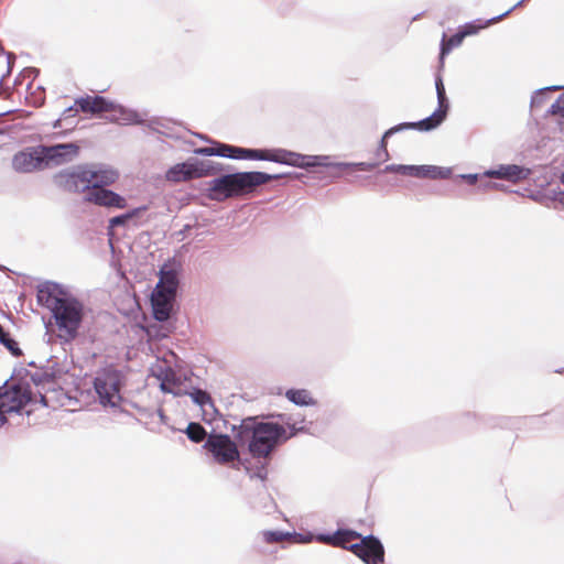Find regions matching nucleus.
Segmentation results:
<instances>
[{
    "instance_id": "obj_1",
    "label": "nucleus",
    "mask_w": 564,
    "mask_h": 564,
    "mask_svg": "<svg viewBox=\"0 0 564 564\" xmlns=\"http://www.w3.org/2000/svg\"><path fill=\"white\" fill-rule=\"evenodd\" d=\"M297 431L294 425L286 429L273 422H245L238 437L241 442H248L253 458H268L278 445L296 435Z\"/></svg>"
},
{
    "instance_id": "obj_2",
    "label": "nucleus",
    "mask_w": 564,
    "mask_h": 564,
    "mask_svg": "<svg viewBox=\"0 0 564 564\" xmlns=\"http://www.w3.org/2000/svg\"><path fill=\"white\" fill-rule=\"evenodd\" d=\"M37 301L51 310L58 337L65 341L74 340L84 318V306L74 299H62L53 294L50 288H40Z\"/></svg>"
},
{
    "instance_id": "obj_3",
    "label": "nucleus",
    "mask_w": 564,
    "mask_h": 564,
    "mask_svg": "<svg viewBox=\"0 0 564 564\" xmlns=\"http://www.w3.org/2000/svg\"><path fill=\"white\" fill-rule=\"evenodd\" d=\"M194 153L207 156L218 155L237 160L271 161L292 166L311 165V163L306 161V156L284 149L258 150L217 143L215 147L197 148L194 150Z\"/></svg>"
},
{
    "instance_id": "obj_4",
    "label": "nucleus",
    "mask_w": 564,
    "mask_h": 564,
    "mask_svg": "<svg viewBox=\"0 0 564 564\" xmlns=\"http://www.w3.org/2000/svg\"><path fill=\"white\" fill-rule=\"evenodd\" d=\"M280 175L264 172H237L217 177L210 182L209 196L216 200L240 197L252 193L258 186L279 178Z\"/></svg>"
},
{
    "instance_id": "obj_5",
    "label": "nucleus",
    "mask_w": 564,
    "mask_h": 564,
    "mask_svg": "<svg viewBox=\"0 0 564 564\" xmlns=\"http://www.w3.org/2000/svg\"><path fill=\"white\" fill-rule=\"evenodd\" d=\"M322 541L351 551L367 564H380L384 560V549L373 535L362 538L351 530H338L333 535L322 536Z\"/></svg>"
},
{
    "instance_id": "obj_6",
    "label": "nucleus",
    "mask_w": 564,
    "mask_h": 564,
    "mask_svg": "<svg viewBox=\"0 0 564 564\" xmlns=\"http://www.w3.org/2000/svg\"><path fill=\"white\" fill-rule=\"evenodd\" d=\"M122 384L123 376L115 366H107L98 371L94 379V389L99 403L105 408H119L122 402Z\"/></svg>"
},
{
    "instance_id": "obj_7",
    "label": "nucleus",
    "mask_w": 564,
    "mask_h": 564,
    "mask_svg": "<svg viewBox=\"0 0 564 564\" xmlns=\"http://www.w3.org/2000/svg\"><path fill=\"white\" fill-rule=\"evenodd\" d=\"M78 111L90 115L109 113L108 118L116 122L131 120V115L123 107L101 96L86 95L75 99L74 106L66 109L64 116H70Z\"/></svg>"
},
{
    "instance_id": "obj_8",
    "label": "nucleus",
    "mask_w": 564,
    "mask_h": 564,
    "mask_svg": "<svg viewBox=\"0 0 564 564\" xmlns=\"http://www.w3.org/2000/svg\"><path fill=\"white\" fill-rule=\"evenodd\" d=\"M176 288V274L172 271L162 272L160 281L151 296V304L155 319L164 322L170 318Z\"/></svg>"
},
{
    "instance_id": "obj_9",
    "label": "nucleus",
    "mask_w": 564,
    "mask_h": 564,
    "mask_svg": "<svg viewBox=\"0 0 564 564\" xmlns=\"http://www.w3.org/2000/svg\"><path fill=\"white\" fill-rule=\"evenodd\" d=\"M446 112L447 111L438 108L430 117H427L419 122L404 123L398 128H392V129L388 130L383 134L381 142H380V147L377 150V161L371 162V163H366V162L359 163V164H357L358 169L361 171H371V170L376 169L380 163L389 160L390 155H389V152L387 149V138L390 134H392L394 131H397L399 129H403V128H412V129H419V130H423V131L432 130V129L436 128L445 119Z\"/></svg>"
},
{
    "instance_id": "obj_10",
    "label": "nucleus",
    "mask_w": 564,
    "mask_h": 564,
    "mask_svg": "<svg viewBox=\"0 0 564 564\" xmlns=\"http://www.w3.org/2000/svg\"><path fill=\"white\" fill-rule=\"evenodd\" d=\"M220 465H227L239 459L237 444L226 434H212L204 446Z\"/></svg>"
},
{
    "instance_id": "obj_11",
    "label": "nucleus",
    "mask_w": 564,
    "mask_h": 564,
    "mask_svg": "<svg viewBox=\"0 0 564 564\" xmlns=\"http://www.w3.org/2000/svg\"><path fill=\"white\" fill-rule=\"evenodd\" d=\"M212 170V166L205 162H183L170 167L165 173V178L172 183L188 182L210 175Z\"/></svg>"
},
{
    "instance_id": "obj_12",
    "label": "nucleus",
    "mask_w": 564,
    "mask_h": 564,
    "mask_svg": "<svg viewBox=\"0 0 564 564\" xmlns=\"http://www.w3.org/2000/svg\"><path fill=\"white\" fill-rule=\"evenodd\" d=\"M31 401L30 391L21 386H12L0 393V426L7 421L6 414L20 411Z\"/></svg>"
},
{
    "instance_id": "obj_13",
    "label": "nucleus",
    "mask_w": 564,
    "mask_h": 564,
    "mask_svg": "<svg viewBox=\"0 0 564 564\" xmlns=\"http://www.w3.org/2000/svg\"><path fill=\"white\" fill-rule=\"evenodd\" d=\"M44 165H59L75 159L79 147L75 143H61L51 147H40Z\"/></svg>"
},
{
    "instance_id": "obj_14",
    "label": "nucleus",
    "mask_w": 564,
    "mask_h": 564,
    "mask_svg": "<svg viewBox=\"0 0 564 564\" xmlns=\"http://www.w3.org/2000/svg\"><path fill=\"white\" fill-rule=\"evenodd\" d=\"M402 170V175L417 178L445 180L452 175L451 169L435 165H404Z\"/></svg>"
},
{
    "instance_id": "obj_15",
    "label": "nucleus",
    "mask_w": 564,
    "mask_h": 564,
    "mask_svg": "<svg viewBox=\"0 0 564 564\" xmlns=\"http://www.w3.org/2000/svg\"><path fill=\"white\" fill-rule=\"evenodd\" d=\"M101 187L88 188L86 200L100 206L124 208L126 199L120 195Z\"/></svg>"
},
{
    "instance_id": "obj_16",
    "label": "nucleus",
    "mask_w": 564,
    "mask_h": 564,
    "mask_svg": "<svg viewBox=\"0 0 564 564\" xmlns=\"http://www.w3.org/2000/svg\"><path fill=\"white\" fill-rule=\"evenodd\" d=\"M12 166L17 172L28 173L35 170H41L43 164V158L41 149L39 148L33 153L19 152L12 159Z\"/></svg>"
},
{
    "instance_id": "obj_17",
    "label": "nucleus",
    "mask_w": 564,
    "mask_h": 564,
    "mask_svg": "<svg viewBox=\"0 0 564 564\" xmlns=\"http://www.w3.org/2000/svg\"><path fill=\"white\" fill-rule=\"evenodd\" d=\"M118 174L111 170H85L79 174L82 182L86 183L87 188L101 187L112 184Z\"/></svg>"
},
{
    "instance_id": "obj_18",
    "label": "nucleus",
    "mask_w": 564,
    "mask_h": 564,
    "mask_svg": "<svg viewBox=\"0 0 564 564\" xmlns=\"http://www.w3.org/2000/svg\"><path fill=\"white\" fill-rule=\"evenodd\" d=\"M479 29H481V26L467 24L462 31L457 32L456 34L452 35L448 39L444 34L441 43V64L443 65L445 56L449 54L453 48L458 47L466 36L476 34Z\"/></svg>"
},
{
    "instance_id": "obj_19",
    "label": "nucleus",
    "mask_w": 564,
    "mask_h": 564,
    "mask_svg": "<svg viewBox=\"0 0 564 564\" xmlns=\"http://www.w3.org/2000/svg\"><path fill=\"white\" fill-rule=\"evenodd\" d=\"M487 174L490 177L502 178L512 183H518L519 181L525 180L529 176L530 170L523 169L516 164H510L501 165L499 169L489 171Z\"/></svg>"
},
{
    "instance_id": "obj_20",
    "label": "nucleus",
    "mask_w": 564,
    "mask_h": 564,
    "mask_svg": "<svg viewBox=\"0 0 564 564\" xmlns=\"http://www.w3.org/2000/svg\"><path fill=\"white\" fill-rule=\"evenodd\" d=\"M160 388L165 393H173L175 395L178 394L180 382L172 370H169L164 373V377L161 380Z\"/></svg>"
},
{
    "instance_id": "obj_21",
    "label": "nucleus",
    "mask_w": 564,
    "mask_h": 564,
    "mask_svg": "<svg viewBox=\"0 0 564 564\" xmlns=\"http://www.w3.org/2000/svg\"><path fill=\"white\" fill-rule=\"evenodd\" d=\"M0 343L15 357L22 355L18 341L0 325Z\"/></svg>"
},
{
    "instance_id": "obj_22",
    "label": "nucleus",
    "mask_w": 564,
    "mask_h": 564,
    "mask_svg": "<svg viewBox=\"0 0 564 564\" xmlns=\"http://www.w3.org/2000/svg\"><path fill=\"white\" fill-rule=\"evenodd\" d=\"M286 398L297 404V405H311L314 404V400L311 397L310 392L305 389L301 390H289L286 392Z\"/></svg>"
},
{
    "instance_id": "obj_23",
    "label": "nucleus",
    "mask_w": 564,
    "mask_h": 564,
    "mask_svg": "<svg viewBox=\"0 0 564 564\" xmlns=\"http://www.w3.org/2000/svg\"><path fill=\"white\" fill-rule=\"evenodd\" d=\"M28 90L29 94L25 97L26 101L34 107H41L45 101V89L41 86L30 84Z\"/></svg>"
},
{
    "instance_id": "obj_24",
    "label": "nucleus",
    "mask_w": 564,
    "mask_h": 564,
    "mask_svg": "<svg viewBox=\"0 0 564 564\" xmlns=\"http://www.w3.org/2000/svg\"><path fill=\"white\" fill-rule=\"evenodd\" d=\"M186 435L192 442L200 443L206 438L207 432L202 424L196 423V422H191L187 425Z\"/></svg>"
},
{
    "instance_id": "obj_25",
    "label": "nucleus",
    "mask_w": 564,
    "mask_h": 564,
    "mask_svg": "<svg viewBox=\"0 0 564 564\" xmlns=\"http://www.w3.org/2000/svg\"><path fill=\"white\" fill-rule=\"evenodd\" d=\"M288 536H289L288 533H283L280 531H263L262 532L263 541L268 544L280 543V542L284 541Z\"/></svg>"
},
{
    "instance_id": "obj_26",
    "label": "nucleus",
    "mask_w": 564,
    "mask_h": 564,
    "mask_svg": "<svg viewBox=\"0 0 564 564\" xmlns=\"http://www.w3.org/2000/svg\"><path fill=\"white\" fill-rule=\"evenodd\" d=\"M435 86H436L440 109L447 111L448 104H447V99H446V95H445V87L443 85V80L441 77L436 78Z\"/></svg>"
},
{
    "instance_id": "obj_27",
    "label": "nucleus",
    "mask_w": 564,
    "mask_h": 564,
    "mask_svg": "<svg viewBox=\"0 0 564 564\" xmlns=\"http://www.w3.org/2000/svg\"><path fill=\"white\" fill-rule=\"evenodd\" d=\"M193 399L194 401L199 404V405H204L206 404L209 400H210V397L207 392L205 391H202V390H196L194 393H193Z\"/></svg>"
},
{
    "instance_id": "obj_28",
    "label": "nucleus",
    "mask_w": 564,
    "mask_h": 564,
    "mask_svg": "<svg viewBox=\"0 0 564 564\" xmlns=\"http://www.w3.org/2000/svg\"><path fill=\"white\" fill-rule=\"evenodd\" d=\"M130 218V215L117 216L110 219V227L121 226L127 223Z\"/></svg>"
},
{
    "instance_id": "obj_29",
    "label": "nucleus",
    "mask_w": 564,
    "mask_h": 564,
    "mask_svg": "<svg viewBox=\"0 0 564 564\" xmlns=\"http://www.w3.org/2000/svg\"><path fill=\"white\" fill-rule=\"evenodd\" d=\"M563 101V98H558L552 106H551V112L553 115L561 113L564 116V108H562L561 102Z\"/></svg>"
},
{
    "instance_id": "obj_30",
    "label": "nucleus",
    "mask_w": 564,
    "mask_h": 564,
    "mask_svg": "<svg viewBox=\"0 0 564 564\" xmlns=\"http://www.w3.org/2000/svg\"><path fill=\"white\" fill-rule=\"evenodd\" d=\"M403 167H404V165L391 164V165H387L384 167L383 172L384 173H398V174L402 175Z\"/></svg>"
},
{
    "instance_id": "obj_31",
    "label": "nucleus",
    "mask_w": 564,
    "mask_h": 564,
    "mask_svg": "<svg viewBox=\"0 0 564 564\" xmlns=\"http://www.w3.org/2000/svg\"><path fill=\"white\" fill-rule=\"evenodd\" d=\"M511 10H512V9H510V10L506 11L503 14H501V15H499V17H497V18L491 19V21H490V22H498V21H500L503 17H507V15L511 12Z\"/></svg>"
},
{
    "instance_id": "obj_32",
    "label": "nucleus",
    "mask_w": 564,
    "mask_h": 564,
    "mask_svg": "<svg viewBox=\"0 0 564 564\" xmlns=\"http://www.w3.org/2000/svg\"><path fill=\"white\" fill-rule=\"evenodd\" d=\"M41 401H42L45 405L47 404V403H46V400H45V398H44L43 395L41 397Z\"/></svg>"
},
{
    "instance_id": "obj_33",
    "label": "nucleus",
    "mask_w": 564,
    "mask_h": 564,
    "mask_svg": "<svg viewBox=\"0 0 564 564\" xmlns=\"http://www.w3.org/2000/svg\"><path fill=\"white\" fill-rule=\"evenodd\" d=\"M59 121H61V120H57V121L54 123V127H55V128L59 126Z\"/></svg>"
},
{
    "instance_id": "obj_34",
    "label": "nucleus",
    "mask_w": 564,
    "mask_h": 564,
    "mask_svg": "<svg viewBox=\"0 0 564 564\" xmlns=\"http://www.w3.org/2000/svg\"><path fill=\"white\" fill-rule=\"evenodd\" d=\"M561 182L564 184V173L561 176Z\"/></svg>"
}]
</instances>
